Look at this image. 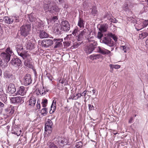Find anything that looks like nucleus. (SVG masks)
I'll return each instance as SVG.
<instances>
[{
  "label": "nucleus",
  "instance_id": "obj_1",
  "mask_svg": "<svg viewBox=\"0 0 148 148\" xmlns=\"http://www.w3.org/2000/svg\"><path fill=\"white\" fill-rule=\"evenodd\" d=\"M31 28V25L29 24L22 26L20 28L21 35L25 37L27 36L30 32Z\"/></svg>",
  "mask_w": 148,
  "mask_h": 148
},
{
  "label": "nucleus",
  "instance_id": "obj_2",
  "mask_svg": "<svg viewBox=\"0 0 148 148\" xmlns=\"http://www.w3.org/2000/svg\"><path fill=\"white\" fill-rule=\"evenodd\" d=\"M25 56V57H22L23 59L25 60L24 63V65L28 68H32L33 67L32 62H31V59L30 56L27 54Z\"/></svg>",
  "mask_w": 148,
  "mask_h": 148
},
{
  "label": "nucleus",
  "instance_id": "obj_3",
  "mask_svg": "<svg viewBox=\"0 0 148 148\" xmlns=\"http://www.w3.org/2000/svg\"><path fill=\"white\" fill-rule=\"evenodd\" d=\"M16 49L18 55L21 57H25V56L27 54L25 53V51L23 49V46L21 45H18L16 48Z\"/></svg>",
  "mask_w": 148,
  "mask_h": 148
},
{
  "label": "nucleus",
  "instance_id": "obj_4",
  "mask_svg": "<svg viewBox=\"0 0 148 148\" xmlns=\"http://www.w3.org/2000/svg\"><path fill=\"white\" fill-rule=\"evenodd\" d=\"M32 81L30 75L28 74L24 77L22 82L24 85L27 86L31 83Z\"/></svg>",
  "mask_w": 148,
  "mask_h": 148
},
{
  "label": "nucleus",
  "instance_id": "obj_5",
  "mask_svg": "<svg viewBox=\"0 0 148 148\" xmlns=\"http://www.w3.org/2000/svg\"><path fill=\"white\" fill-rule=\"evenodd\" d=\"M11 64L16 67H21L22 66V62L21 60L17 58H13L11 61Z\"/></svg>",
  "mask_w": 148,
  "mask_h": 148
},
{
  "label": "nucleus",
  "instance_id": "obj_6",
  "mask_svg": "<svg viewBox=\"0 0 148 148\" xmlns=\"http://www.w3.org/2000/svg\"><path fill=\"white\" fill-rule=\"evenodd\" d=\"M102 40L101 42L106 44L110 47H112L113 44L111 43V39L109 36H107V34L105 35Z\"/></svg>",
  "mask_w": 148,
  "mask_h": 148
},
{
  "label": "nucleus",
  "instance_id": "obj_7",
  "mask_svg": "<svg viewBox=\"0 0 148 148\" xmlns=\"http://www.w3.org/2000/svg\"><path fill=\"white\" fill-rule=\"evenodd\" d=\"M53 44V41L51 39H45L43 40L42 42V46L47 48L51 46Z\"/></svg>",
  "mask_w": 148,
  "mask_h": 148
},
{
  "label": "nucleus",
  "instance_id": "obj_8",
  "mask_svg": "<svg viewBox=\"0 0 148 148\" xmlns=\"http://www.w3.org/2000/svg\"><path fill=\"white\" fill-rule=\"evenodd\" d=\"M70 25L68 21H64L62 22L61 27L64 31L68 32L70 29Z\"/></svg>",
  "mask_w": 148,
  "mask_h": 148
},
{
  "label": "nucleus",
  "instance_id": "obj_9",
  "mask_svg": "<svg viewBox=\"0 0 148 148\" xmlns=\"http://www.w3.org/2000/svg\"><path fill=\"white\" fill-rule=\"evenodd\" d=\"M11 102L13 103H22L24 102L22 99V97H12L10 99Z\"/></svg>",
  "mask_w": 148,
  "mask_h": 148
},
{
  "label": "nucleus",
  "instance_id": "obj_10",
  "mask_svg": "<svg viewBox=\"0 0 148 148\" xmlns=\"http://www.w3.org/2000/svg\"><path fill=\"white\" fill-rule=\"evenodd\" d=\"M26 47L28 50H31L34 48V44L32 40H27L25 45Z\"/></svg>",
  "mask_w": 148,
  "mask_h": 148
},
{
  "label": "nucleus",
  "instance_id": "obj_11",
  "mask_svg": "<svg viewBox=\"0 0 148 148\" xmlns=\"http://www.w3.org/2000/svg\"><path fill=\"white\" fill-rule=\"evenodd\" d=\"M57 139L58 144L61 147H63L64 145L67 144V140L64 138L59 137Z\"/></svg>",
  "mask_w": 148,
  "mask_h": 148
},
{
  "label": "nucleus",
  "instance_id": "obj_12",
  "mask_svg": "<svg viewBox=\"0 0 148 148\" xmlns=\"http://www.w3.org/2000/svg\"><path fill=\"white\" fill-rule=\"evenodd\" d=\"M16 91L15 86L12 84H10L8 86L7 92L9 94L14 93Z\"/></svg>",
  "mask_w": 148,
  "mask_h": 148
},
{
  "label": "nucleus",
  "instance_id": "obj_13",
  "mask_svg": "<svg viewBox=\"0 0 148 148\" xmlns=\"http://www.w3.org/2000/svg\"><path fill=\"white\" fill-rule=\"evenodd\" d=\"M60 10V8L56 5H51L49 9V12L51 13L59 12Z\"/></svg>",
  "mask_w": 148,
  "mask_h": 148
},
{
  "label": "nucleus",
  "instance_id": "obj_14",
  "mask_svg": "<svg viewBox=\"0 0 148 148\" xmlns=\"http://www.w3.org/2000/svg\"><path fill=\"white\" fill-rule=\"evenodd\" d=\"M1 56L4 61L8 62L10 60L11 56L3 52L1 53Z\"/></svg>",
  "mask_w": 148,
  "mask_h": 148
},
{
  "label": "nucleus",
  "instance_id": "obj_15",
  "mask_svg": "<svg viewBox=\"0 0 148 148\" xmlns=\"http://www.w3.org/2000/svg\"><path fill=\"white\" fill-rule=\"evenodd\" d=\"M52 125V121L50 119H48L45 124V131H47L49 130H50L51 128Z\"/></svg>",
  "mask_w": 148,
  "mask_h": 148
},
{
  "label": "nucleus",
  "instance_id": "obj_16",
  "mask_svg": "<svg viewBox=\"0 0 148 148\" xmlns=\"http://www.w3.org/2000/svg\"><path fill=\"white\" fill-rule=\"evenodd\" d=\"M26 92L25 88L23 86H20L18 88L17 92V95L24 96Z\"/></svg>",
  "mask_w": 148,
  "mask_h": 148
},
{
  "label": "nucleus",
  "instance_id": "obj_17",
  "mask_svg": "<svg viewBox=\"0 0 148 148\" xmlns=\"http://www.w3.org/2000/svg\"><path fill=\"white\" fill-rule=\"evenodd\" d=\"M98 50L99 53L103 54H108L110 53L108 50L99 46L98 47Z\"/></svg>",
  "mask_w": 148,
  "mask_h": 148
},
{
  "label": "nucleus",
  "instance_id": "obj_18",
  "mask_svg": "<svg viewBox=\"0 0 148 148\" xmlns=\"http://www.w3.org/2000/svg\"><path fill=\"white\" fill-rule=\"evenodd\" d=\"M134 25L135 27V28L137 31H139L143 28V26L141 22L140 21V19H138L137 20Z\"/></svg>",
  "mask_w": 148,
  "mask_h": 148
},
{
  "label": "nucleus",
  "instance_id": "obj_19",
  "mask_svg": "<svg viewBox=\"0 0 148 148\" xmlns=\"http://www.w3.org/2000/svg\"><path fill=\"white\" fill-rule=\"evenodd\" d=\"M3 20L5 23L11 24L14 21V19L12 18V16H5L3 18Z\"/></svg>",
  "mask_w": 148,
  "mask_h": 148
},
{
  "label": "nucleus",
  "instance_id": "obj_20",
  "mask_svg": "<svg viewBox=\"0 0 148 148\" xmlns=\"http://www.w3.org/2000/svg\"><path fill=\"white\" fill-rule=\"evenodd\" d=\"M89 37H88V38ZM93 38L94 37L92 36L90 37V38H88V40L90 42V46L91 47H93L95 49V46H97V42L93 40Z\"/></svg>",
  "mask_w": 148,
  "mask_h": 148
},
{
  "label": "nucleus",
  "instance_id": "obj_21",
  "mask_svg": "<svg viewBox=\"0 0 148 148\" xmlns=\"http://www.w3.org/2000/svg\"><path fill=\"white\" fill-rule=\"evenodd\" d=\"M12 133L15 134H16L17 136H19L21 134V130L18 127H13L12 130Z\"/></svg>",
  "mask_w": 148,
  "mask_h": 148
},
{
  "label": "nucleus",
  "instance_id": "obj_22",
  "mask_svg": "<svg viewBox=\"0 0 148 148\" xmlns=\"http://www.w3.org/2000/svg\"><path fill=\"white\" fill-rule=\"evenodd\" d=\"M54 41H56V45L54 46V48H56L59 47L62 45V42L63 41L62 39H55L53 40Z\"/></svg>",
  "mask_w": 148,
  "mask_h": 148
},
{
  "label": "nucleus",
  "instance_id": "obj_23",
  "mask_svg": "<svg viewBox=\"0 0 148 148\" xmlns=\"http://www.w3.org/2000/svg\"><path fill=\"white\" fill-rule=\"evenodd\" d=\"M85 23V22L83 18L79 17L78 19L77 25L80 28L83 29L84 27Z\"/></svg>",
  "mask_w": 148,
  "mask_h": 148
},
{
  "label": "nucleus",
  "instance_id": "obj_24",
  "mask_svg": "<svg viewBox=\"0 0 148 148\" xmlns=\"http://www.w3.org/2000/svg\"><path fill=\"white\" fill-rule=\"evenodd\" d=\"M56 107V101L54 99L53 101L51 106V110L49 112L50 114L53 113L55 110Z\"/></svg>",
  "mask_w": 148,
  "mask_h": 148
},
{
  "label": "nucleus",
  "instance_id": "obj_25",
  "mask_svg": "<svg viewBox=\"0 0 148 148\" xmlns=\"http://www.w3.org/2000/svg\"><path fill=\"white\" fill-rule=\"evenodd\" d=\"M39 36L40 38H47L48 35L47 33L43 30L40 31L39 32Z\"/></svg>",
  "mask_w": 148,
  "mask_h": 148
},
{
  "label": "nucleus",
  "instance_id": "obj_26",
  "mask_svg": "<svg viewBox=\"0 0 148 148\" xmlns=\"http://www.w3.org/2000/svg\"><path fill=\"white\" fill-rule=\"evenodd\" d=\"M36 99L34 97H30L29 101V106L32 107L34 106L36 102Z\"/></svg>",
  "mask_w": 148,
  "mask_h": 148
},
{
  "label": "nucleus",
  "instance_id": "obj_27",
  "mask_svg": "<svg viewBox=\"0 0 148 148\" xmlns=\"http://www.w3.org/2000/svg\"><path fill=\"white\" fill-rule=\"evenodd\" d=\"M108 28V25L106 24H104L100 26L99 29L101 32H104L107 31Z\"/></svg>",
  "mask_w": 148,
  "mask_h": 148
},
{
  "label": "nucleus",
  "instance_id": "obj_28",
  "mask_svg": "<svg viewBox=\"0 0 148 148\" xmlns=\"http://www.w3.org/2000/svg\"><path fill=\"white\" fill-rule=\"evenodd\" d=\"M81 94H74L71 95L69 97V99L76 100L77 99L81 97Z\"/></svg>",
  "mask_w": 148,
  "mask_h": 148
},
{
  "label": "nucleus",
  "instance_id": "obj_29",
  "mask_svg": "<svg viewBox=\"0 0 148 148\" xmlns=\"http://www.w3.org/2000/svg\"><path fill=\"white\" fill-rule=\"evenodd\" d=\"M120 49L123 51L124 53H126L128 50L129 48L127 44L125 45H121L120 48Z\"/></svg>",
  "mask_w": 148,
  "mask_h": 148
},
{
  "label": "nucleus",
  "instance_id": "obj_30",
  "mask_svg": "<svg viewBox=\"0 0 148 148\" xmlns=\"http://www.w3.org/2000/svg\"><path fill=\"white\" fill-rule=\"evenodd\" d=\"M29 21L31 22H34L36 23V22H37V19L34 14L31 13L29 14Z\"/></svg>",
  "mask_w": 148,
  "mask_h": 148
},
{
  "label": "nucleus",
  "instance_id": "obj_31",
  "mask_svg": "<svg viewBox=\"0 0 148 148\" xmlns=\"http://www.w3.org/2000/svg\"><path fill=\"white\" fill-rule=\"evenodd\" d=\"M38 91L40 95H44L46 94V92L48 91V90L47 88L43 87L42 88H41L40 90L38 89Z\"/></svg>",
  "mask_w": 148,
  "mask_h": 148
},
{
  "label": "nucleus",
  "instance_id": "obj_32",
  "mask_svg": "<svg viewBox=\"0 0 148 148\" xmlns=\"http://www.w3.org/2000/svg\"><path fill=\"white\" fill-rule=\"evenodd\" d=\"M89 12L93 16H95L97 14V10L95 6H93L89 9Z\"/></svg>",
  "mask_w": 148,
  "mask_h": 148
},
{
  "label": "nucleus",
  "instance_id": "obj_33",
  "mask_svg": "<svg viewBox=\"0 0 148 148\" xmlns=\"http://www.w3.org/2000/svg\"><path fill=\"white\" fill-rule=\"evenodd\" d=\"M86 29H84L81 32L80 34L78 35L77 36V40H78V41L81 40L82 38H83V36L85 35V34H86Z\"/></svg>",
  "mask_w": 148,
  "mask_h": 148
},
{
  "label": "nucleus",
  "instance_id": "obj_34",
  "mask_svg": "<svg viewBox=\"0 0 148 148\" xmlns=\"http://www.w3.org/2000/svg\"><path fill=\"white\" fill-rule=\"evenodd\" d=\"M5 111L7 112V114H13L14 111V108L13 107L11 106H10L8 109L5 110Z\"/></svg>",
  "mask_w": 148,
  "mask_h": 148
},
{
  "label": "nucleus",
  "instance_id": "obj_35",
  "mask_svg": "<svg viewBox=\"0 0 148 148\" xmlns=\"http://www.w3.org/2000/svg\"><path fill=\"white\" fill-rule=\"evenodd\" d=\"M60 27L59 26H56L55 27H53V32L56 34L60 35L61 33V31L59 30Z\"/></svg>",
  "mask_w": 148,
  "mask_h": 148
},
{
  "label": "nucleus",
  "instance_id": "obj_36",
  "mask_svg": "<svg viewBox=\"0 0 148 148\" xmlns=\"http://www.w3.org/2000/svg\"><path fill=\"white\" fill-rule=\"evenodd\" d=\"M0 98L1 101L4 103L7 101V97L6 95L3 93H0Z\"/></svg>",
  "mask_w": 148,
  "mask_h": 148
},
{
  "label": "nucleus",
  "instance_id": "obj_37",
  "mask_svg": "<svg viewBox=\"0 0 148 148\" xmlns=\"http://www.w3.org/2000/svg\"><path fill=\"white\" fill-rule=\"evenodd\" d=\"M8 46V47L5 50V52H6V53L8 54H9L10 56H11V55L14 54L12 50L10 49V48L9 47V45H6L5 47H7Z\"/></svg>",
  "mask_w": 148,
  "mask_h": 148
},
{
  "label": "nucleus",
  "instance_id": "obj_38",
  "mask_svg": "<svg viewBox=\"0 0 148 148\" xmlns=\"http://www.w3.org/2000/svg\"><path fill=\"white\" fill-rule=\"evenodd\" d=\"M94 48L93 47L90 46L87 47L86 49V51L87 53L90 54L94 50Z\"/></svg>",
  "mask_w": 148,
  "mask_h": 148
},
{
  "label": "nucleus",
  "instance_id": "obj_39",
  "mask_svg": "<svg viewBox=\"0 0 148 148\" xmlns=\"http://www.w3.org/2000/svg\"><path fill=\"white\" fill-rule=\"evenodd\" d=\"M140 21L141 22L143 28L146 27L148 25V21L143 19H140Z\"/></svg>",
  "mask_w": 148,
  "mask_h": 148
},
{
  "label": "nucleus",
  "instance_id": "obj_40",
  "mask_svg": "<svg viewBox=\"0 0 148 148\" xmlns=\"http://www.w3.org/2000/svg\"><path fill=\"white\" fill-rule=\"evenodd\" d=\"M109 66L110 67V69H112V70H113L114 68L115 69H118L120 68L121 67V66L117 64H110Z\"/></svg>",
  "mask_w": 148,
  "mask_h": 148
},
{
  "label": "nucleus",
  "instance_id": "obj_41",
  "mask_svg": "<svg viewBox=\"0 0 148 148\" xmlns=\"http://www.w3.org/2000/svg\"><path fill=\"white\" fill-rule=\"evenodd\" d=\"M48 113L47 109V108H44L41 111V114L43 116H46Z\"/></svg>",
  "mask_w": 148,
  "mask_h": 148
},
{
  "label": "nucleus",
  "instance_id": "obj_42",
  "mask_svg": "<svg viewBox=\"0 0 148 148\" xmlns=\"http://www.w3.org/2000/svg\"><path fill=\"white\" fill-rule=\"evenodd\" d=\"M107 36H109L110 38L111 37L115 41H116L117 40V37L114 34H113L111 33H109L107 34Z\"/></svg>",
  "mask_w": 148,
  "mask_h": 148
},
{
  "label": "nucleus",
  "instance_id": "obj_43",
  "mask_svg": "<svg viewBox=\"0 0 148 148\" xmlns=\"http://www.w3.org/2000/svg\"><path fill=\"white\" fill-rule=\"evenodd\" d=\"M51 4L49 3L48 4H45L44 5V8L45 10L48 11L49 12V10L51 6Z\"/></svg>",
  "mask_w": 148,
  "mask_h": 148
},
{
  "label": "nucleus",
  "instance_id": "obj_44",
  "mask_svg": "<svg viewBox=\"0 0 148 148\" xmlns=\"http://www.w3.org/2000/svg\"><path fill=\"white\" fill-rule=\"evenodd\" d=\"M148 35V34L146 32H142L141 34H140L139 37L140 38L143 39L145 38Z\"/></svg>",
  "mask_w": 148,
  "mask_h": 148
},
{
  "label": "nucleus",
  "instance_id": "obj_45",
  "mask_svg": "<svg viewBox=\"0 0 148 148\" xmlns=\"http://www.w3.org/2000/svg\"><path fill=\"white\" fill-rule=\"evenodd\" d=\"M47 104V100L46 99H43L42 100V104L43 107L45 108Z\"/></svg>",
  "mask_w": 148,
  "mask_h": 148
},
{
  "label": "nucleus",
  "instance_id": "obj_46",
  "mask_svg": "<svg viewBox=\"0 0 148 148\" xmlns=\"http://www.w3.org/2000/svg\"><path fill=\"white\" fill-rule=\"evenodd\" d=\"M122 8L123 10L127 11L128 10V4L126 3L124 4L122 6Z\"/></svg>",
  "mask_w": 148,
  "mask_h": 148
},
{
  "label": "nucleus",
  "instance_id": "obj_47",
  "mask_svg": "<svg viewBox=\"0 0 148 148\" xmlns=\"http://www.w3.org/2000/svg\"><path fill=\"white\" fill-rule=\"evenodd\" d=\"M46 72V77H48V78L51 81H52L53 79V77L49 73H47V71H45V73Z\"/></svg>",
  "mask_w": 148,
  "mask_h": 148
},
{
  "label": "nucleus",
  "instance_id": "obj_48",
  "mask_svg": "<svg viewBox=\"0 0 148 148\" xmlns=\"http://www.w3.org/2000/svg\"><path fill=\"white\" fill-rule=\"evenodd\" d=\"M75 146L77 148H81L82 147V143L81 142L77 143Z\"/></svg>",
  "mask_w": 148,
  "mask_h": 148
},
{
  "label": "nucleus",
  "instance_id": "obj_49",
  "mask_svg": "<svg viewBox=\"0 0 148 148\" xmlns=\"http://www.w3.org/2000/svg\"><path fill=\"white\" fill-rule=\"evenodd\" d=\"M109 21L111 22L116 23L117 22V21L116 19L114 18H113L112 17L111 18H110Z\"/></svg>",
  "mask_w": 148,
  "mask_h": 148
},
{
  "label": "nucleus",
  "instance_id": "obj_50",
  "mask_svg": "<svg viewBox=\"0 0 148 148\" xmlns=\"http://www.w3.org/2000/svg\"><path fill=\"white\" fill-rule=\"evenodd\" d=\"M78 31V28L76 27L74 29V31H73L72 33L74 36H75L76 35V34L77 33Z\"/></svg>",
  "mask_w": 148,
  "mask_h": 148
},
{
  "label": "nucleus",
  "instance_id": "obj_51",
  "mask_svg": "<svg viewBox=\"0 0 148 148\" xmlns=\"http://www.w3.org/2000/svg\"><path fill=\"white\" fill-rule=\"evenodd\" d=\"M105 18H107V19L110 20V18H111V15L108 13L106 14V15L104 16Z\"/></svg>",
  "mask_w": 148,
  "mask_h": 148
},
{
  "label": "nucleus",
  "instance_id": "obj_52",
  "mask_svg": "<svg viewBox=\"0 0 148 148\" xmlns=\"http://www.w3.org/2000/svg\"><path fill=\"white\" fill-rule=\"evenodd\" d=\"M103 36V34L100 32H99L98 33L97 37L99 39H100Z\"/></svg>",
  "mask_w": 148,
  "mask_h": 148
},
{
  "label": "nucleus",
  "instance_id": "obj_53",
  "mask_svg": "<svg viewBox=\"0 0 148 148\" xmlns=\"http://www.w3.org/2000/svg\"><path fill=\"white\" fill-rule=\"evenodd\" d=\"M134 119V117L131 116L130 117L129 119V120L128 123H132L133 122V120Z\"/></svg>",
  "mask_w": 148,
  "mask_h": 148
},
{
  "label": "nucleus",
  "instance_id": "obj_54",
  "mask_svg": "<svg viewBox=\"0 0 148 148\" xmlns=\"http://www.w3.org/2000/svg\"><path fill=\"white\" fill-rule=\"evenodd\" d=\"M50 148H58V147L53 143H51L50 145Z\"/></svg>",
  "mask_w": 148,
  "mask_h": 148
},
{
  "label": "nucleus",
  "instance_id": "obj_55",
  "mask_svg": "<svg viewBox=\"0 0 148 148\" xmlns=\"http://www.w3.org/2000/svg\"><path fill=\"white\" fill-rule=\"evenodd\" d=\"M12 18H14V20L16 22H17L19 21V17L18 16H12Z\"/></svg>",
  "mask_w": 148,
  "mask_h": 148
},
{
  "label": "nucleus",
  "instance_id": "obj_56",
  "mask_svg": "<svg viewBox=\"0 0 148 148\" xmlns=\"http://www.w3.org/2000/svg\"><path fill=\"white\" fill-rule=\"evenodd\" d=\"M88 107L89 109L90 110H94L95 108L94 107L93 105H92L90 104L88 105Z\"/></svg>",
  "mask_w": 148,
  "mask_h": 148
},
{
  "label": "nucleus",
  "instance_id": "obj_57",
  "mask_svg": "<svg viewBox=\"0 0 148 148\" xmlns=\"http://www.w3.org/2000/svg\"><path fill=\"white\" fill-rule=\"evenodd\" d=\"M59 82L60 83H61L62 84H63L64 83H65L64 84L65 85L66 84V81L65 80L62 79L61 80L60 79L59 80Z\"/></svg>",
  "mask_w": 148,
  "mask_h": 148
},
{
  "label": "nucleus",
  "instance_id": "obj_58",
  "mask_svg": "<svg viewBox=\"0 0 148 148\" xmlns=\"http://www.w3.org/2000/svg\"><path fill=\"white\" fill-rule=\"evenodd\" d=\"M58 19L57 17V16H55L53 17L52 20L53 21H55L56 20Z\"/></svg>",
  "mask_w": 148,
  "mask_h": 148
},
{
  "label": "nucleus",
  "instance_id": "obj_59",
  "mask_svg": "<svg viewBox=\"0 0 148 148\" xmlns=\"http://www.w3.org/2000/svg\"><path fill=\"white\" fill-rule=\"evenodd\" d=\"M36 107L37 109H40V103H38V102H37V103L36 105Z\"/></svg>",
  "mask_w": 148,
  "mask_h": 148
},
{
  "label": "nucleus",
  "instance_id": "obj_60",
  "mask_svg": "<svg viewBox=\"0 0 148 148\" xmlns=\"http://www.w3.org/2000/svg\"><path fill=\"white\" fill-rule=\"evenodd\" d=\"M4 106V104L0 101V107L3 108Z\"/></svg>",
  "mask_w": 148,
  "mask_h": 148
},
{
  "label": "nucleus",
  "instance_id": "obj_61",
  "mask_svg": "<svg viewBox=\"0 0 148 148\" xmlns=\"http://www.w3.org/2000/svg\"><path fill=\"white\" fill-rule=\"evenodd\" d=\"M79 46L78 44L76 43V44H74L73 47L74 48H76L77 47Z\"/></svg>",
  "mask_w": 148,
  "mask_h": 148
},
{
  "label": "nucleus",
  "instance_id": "obj_62",
  "mask_svg": "<svg viewBox=\"0 0 148 148\" xmlns=\"http://www.w3.org/2000/svg\"><path fill=\"white\" fill-rule=\"evenodd\" d=\"M64 8L67 9L68 7V5L67 3H65L64 6Z\"/></svg>",
  "mask_w": 148,
  "mask_h": 148
},
{
  "label": "nucleus",
  "instance_id": "obj_63",
  "mask_svg": "<svg viewBox=\"0 0 148 148\" xmlns=\"http://www.w3.org/2000/svg\"><path fill=\"white\" fill-rule=\"evenodd\" d=\"M3 64V62L1 59L0 58V66H2Z\"/></svg>",
  "mask_w": 148,
  "mask_h": 148
},
{
  "label": "nucleus",
  "instance_id": "obj_64",
  "mask_svg": "<svg viewBox=\"0 0 148 148\" xmlns=\"http://www.w3.org/2000/svg\"><path fill=\"white\" fill-rule=\"evenodd\" d=\"M58 1L60 3H61L63 2V0H58Z\"/></svg>",
  "mask_w": 148,
  "mask_h": 148
}]
</instances>
